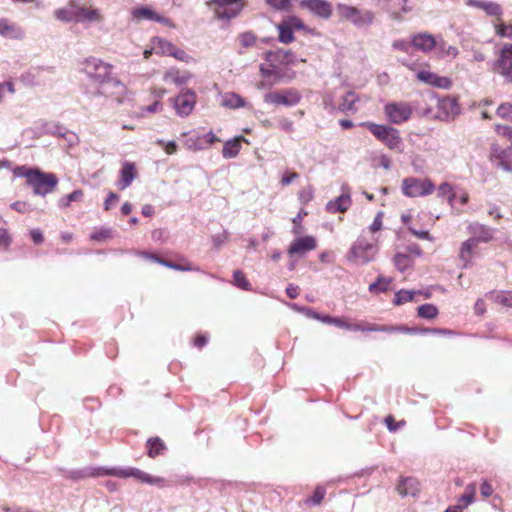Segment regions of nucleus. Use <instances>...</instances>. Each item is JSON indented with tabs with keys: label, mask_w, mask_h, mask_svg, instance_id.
Listing matches in <instances>:
<instances>
[{
	"label": "nucleus",
	"mask_w": 512,
	"mask_h": 512,
	"mask_svg": "<svg viewBox=\"0 0 512 512\" xmlns=\"http://www.w3.org/2000/svg\"><path fill=\"white\" fill-rule=\"evenodd\" d=\"M84 72L99 84L98 94L105 96L120 95L125 90L122 82L111 77L112 66L97 58H89L84 63Z\"/></svg>",
	"instance_id": "nucleus-1"
},
{
	"label": "nucleus",
	"mask_w": 512,
	"mask_h": 512,
	"mask_svg": "<svg viewBox=\"0 0 512 512\" xmlns=\"http://www.w3.org/2000/svg\"><path fill=\"white\" fill-rule=\"evenodd\" d=\"M27 184L35 195L45 196L51 193L58 184V179L53 173L42 172L39 169H27L24 174Z\"/></svg>",
	"instance_id": "nucleus-2"
},
{
	"label": "nucleus",
	"mask_w": 512,
	"mask_h": 512,
	"mask_svg": "<svg viewBox=\"0 0 512 512\" xmlns=\"http://www.w3.org/2000/svg\"><path fill=\"white\" fill-rule=\"evenodd\" d=\"M363 125L389 149L402 152V138L397 129L373 122H365Z\"/></svg>",
	"instance_id": "nucleus-3"
},
{
	"label": "nucleus",
	"mask_w": 512,
	"mask_h": 512,
	"mask_svg": "<svg viewBox=\"0 0 512 512\" xmlns=\"http://www.w3.org/2000/svg\"><path fill=\"white\" fill-rule=\"evenodd\" d=\"M206 5L217 19L229 21L240 14L245 6V0H208Z\"/></svg>",
	"instance_id": "nucleus-4"
},
{
	"label": "nucleus",
	"mask_w": 512,
	"mask_h": 512,
	"mask_svg": "<svg viewBox=\"0 0 512 512\" xmlns=\"http://www.w3.org/2000/svg\"><path fill=\"white\" fill-rule=\"evenodd\" d=\"M336 10L342 19L350 21L358 28L370 26L375 18L371 10H361L357 7L342 3L337 5Z\"/></svg>",
	"instance_id": "nucleus-5"
},
{
	"label": "nucleus",
	"mask_w": 512,
	"mask_h": 512,
	"mask_svg": "<svg viewBox=\"0 0 512 512\" xmlns=\"http://www.w3.org/2000/svg\"><path fill=\"white\" fill-rule=\"evenodd\" d=\"M376 253V245L368 242L363 237H359L349 249L347 258L355 264L365 265L374 259Z\"/></svg>",
	"instance_id": "nucleus-6"
},
{
	"label": "nucleus",
	"mask_w": 512,
	"mask_h": 512,
	"mask_svg": "<svg viewBox=\"0 0 512 512\" xmlns=\"http://www.w3.org/2000/svg\"><path fill=\"white\" fill-rule=\"evenodd\" d=\"M402 193L411 198L427 196L433 193L435 186L430 179L408 177L402 180Z\"/></svg>",
	"instance_id": "nucleus-7"
},
{
	"label": "nucleus",
	"mask_w": 512,
	"mask_h": 512,
	"mask_svg": "<svg viewBox=\"0 0 512 512\" xmlns=\"http://www.w3.org/2000/svg\"><path fill=\"white\" fill-rule=\"evenodd\" d=\"M384 112L391 123L401 124L410 119L412 108L406 102H391L385 105Z\"/></svg>",
	"instance_id": "nucleus-8"
},
{
	"label": "nucleus",
	"mask_w": 512,
	"mask_h": 512,
	"mask_svg": "<svg viewBox=\"0 0 512 512\" xmlns=\"http://www.w3.org/2000/svg\"><path fill=\"white\" fill-rule=\"evenodd\" d=\"M174 108L180 117H186L191 114L196 104V93L191 89H182L173 99Z\"/></svg>",
	"instance_id": "nucleus-9"
},
{
	"label": "nucleus",
	"mask_w": 512,
	"mask_h": 512,
	"mask_svg": "<svg viewBox=\"0 0 512 512\" xmlns=\"http://www.w3.org/2000/svg\"><path fill=\"white\" fill-rule=\"evenodd\" d=\"M301 100L299 92L295 89H287L281 92H270L265 94L264 101L274 105L287 107L297 105Z\"/></svg>",
	"instance_id": "nucleus-10"
},
{
	"label": "nucleus",
	"mask_w": 512,
	"mask_h": 512,
	"mask_svg": "<svg viewBox=\"0 0 512 512\" xmlns=\"http://www.w3.org/2000/svg\"><path fill=\"white\" fill-rule=\"evenodd\" d=\"M74 8L75 23H100L103 21V15L98 8L82 5L80 0H75Z\"/></svg>",
	"instance_id": "nucleus-11"
},
{
	"label": "nucleus",
	"mask_w": 512,
	"mask_h": 512,
	"mask_svg": "<svg viewBox=\"0 0 512 512\" xmlns=\"http://www.w3.org/2000/svg\"><path fill=\"white\" fill-rule=\"evenodd\" d=\"M494 71L505 78L512 72V44L506 43L503 45L495 62Z\"/></svg>",
	"instance_id": "nucleus-12"
},
{
	"label": "nucleus",
	"mask_w": 512,
	"mask_h": 512,
	"mask_svg": "<svg viewBox=\"0 0 512 512\" xmlns=\"http://www.w3.org/2000/svg\"><path fill=\"white\" fill-rule=\"evenodd\" d=\"M491 158L498 167L512 172V146L503 149L499 145H492Z\"/></svg>",
	"instance_id": "nucleus-13"
},
{
	"label": "nucleus",
	"mask_w": 512,
	"mask_h": 512,
	"mask_svg": "<svg viewBox=\"0 0 512 512\" xmlns=\"http://www.w3.org/2000/svg\"><path fill=\"white\" fill-rule=\"evenodd\" d=\"M411 45L423 53H429L437 46V38L428 32L417 33L411 36Z\"/></svg>",
	"instance_id": "nucleus-14"
},
{
	"label": "nucleus",
	"mask_w": 512,
	"mask_h": 512,
	"mask_svg": "<svg viewBox=\"0 0 512 512\" xmlns=\"http://www.w3.org/2000/svg\"><path fill=\"white\" fill-rule=\"evenodd\" d=\"M317 241L313 236H305L295 239L288 248V254L290 256L299 255L302 256L306 252L316 249Z\"/></svg>",
	"instance_id": "nucleus-15"
},
{
	"label": "nucleus",
	"mask_w": 512,
	"mask_h": 512,
	"mask_svg": "<svg viewBox=\"0 0 512 512\" xmlns=\"http://www.w3.org/2000/svg\"><path fill=\"white\" fill-rule=\"evenodd\" d=\"M108 474L121 477V478H128V477H134L142 482L149 483V484H155L160 481L159 478H154L150 476L149 474L137 469V468H127V469H117L113 468L109 471H107Z\"/></svg>",
	"instance_id": "nucleus-16"
},
{
	"label": "nucleus",
	"mask_w": 512,
	"mask_h": 512,
	"mask_svg": "<svg viewBox=\"0 0 512 512\" xmlns=\"http://www.w3.org/2000/svg\"><path fill=\"white\" fill-rule=\"evenodd\" d=\"M0 36L7 39L21 40L25 37V31L8 18H0Z\"/></svg>",
	"instance_id": "nucleus-17"
},
{
	"label": "nucleus",
	"mask_w": 512,
	"mask_h": 512,
	"mask_svg": "<svg viewBox=\"0 0 512 512\" xmlns=\"http://www.w3.org/2000/svg\"><path fill=\"white\" fill-rule=\"evenodd\" d=\"M300 5L324 19H328L332 14L331 5L326 0H302Z\"/></svg>",
	"instance_id": "nucleus-18"
},
{
	"label": "nucleus",
	"mask_w": 512,
	"mask_h": 512,
	"mask_svg": "<svg viewBox=\"0 0 512 512\" xmlns=\"http://www.w3.org/2000/svg\"><path fill=\"white\" fill-rule=\"evenodd\" d=\"M351 206L350 190L347 186H342V194L333 201H329L326 209L330 213L346 212Z\"/></svg>",
	"instance_id": "nucleus-19"
},
{
	"label": "nucleus",
	"mask_w": 512,
	"mask_h": 512,
	"mask_svg": "<svg viewBox=\"0 0 512 512\" xmlns=\"http://www.w3.org/2000/svg\"><path fill=\"white\" fill-rule=\"evenodd\" d=\"M468 230L471 234L470 239L474 240L477 245L481 242L487 243L493 239V229L478 222L470 224Z\"/></svg>",
	"instance_id": "nucleus-20"
},
{
	"label": "nucleus",
	"mask_w": 512,
	"mask_h": 512,
	"mask_svg": "<svg viewBox=\"0 0 512 512\" xmlns=\"http://www.w3.org/2000/svg\"><path fill=\"white\" fill-rule=\"evenodd\" d=\"M438 108L440 111L439 117L445 120L454 118L460 112V108L456 99L451 97H446L439 100Z\"/></svg>",
	"instance_id": "nucleus-21"
},
{
	"label": "nucleus",
	"mask_w": 512,
	"mask_h": 512,
	"mask_svg": "<svg viewBox=\"0 0 512 512\" xmlns=\"http://www.w3.org/2000/svg\"><path fill=\"white\" fill-rule=\"evenodd\" d=\"M357 326L361 327V329H357L356 331H371V332H386V333H393V332H402V333H412L414 332L413 329L405 327V326H384V325H377V324H370L365 322L357 323Z\"/></svg>",
	"instance_id": "nucleus-22"
},
{
	"label": "nucleus",
	"mask_w": 512,
	"mask_h": 512,
	"mask_svg": "<svg viewBox=\"0 0 512 512\" xmlns=\"http://www.w3.org/2000/svg\"><path fill=\"white\" fill-rule=\"evenodd\" d=\"M397 492L402 496L415 497L419 492V482L413 477L401 478L397 485Z\"/></svg>",
	"instance_id": "nucleus-23"
},
{
	"label": "nucleus",
	"mask_w": 512,
	"mask_h": 512,
	"mask_svg": "<svg viewBox=\"0 0 512 512\" xmlns=\"http://www.w3.org/2000/svg\"><path fill=\"white\" fill-rule=\"evenodd\" d=\"M192 78V74L186 70L181 71L176 68H170L167 70L164 74V81L165 82H171L176 85H184L189 82V80Z\"/></svg>",
	"instance_id": "nucleus-24"
},
{
	"label": "nucleus",
	"mask_w": 512,
	"mask_h": 512,
	"mask_svg": "<svg viewBox=\"0 0 512 512\" xmlns=\"http://www.w3.org/2000/svg\"><path fill=\"white\" fill-rule=\"evenodd\" d=\"M74 7L75 0H70L64 7L55 9L53 16L63 23L75 22Z\"/></svg>",
	"instance_id": "nucleus-25"
},
{
	"label": "nucleus",
	"mask_w": 512,
	"mask_h": 512,
	"mask_svg": "<svg viewBox=\"0 0 512 512\" xmlns=\"http://www.w3.org/2000/svg\"><path fill=\"white\" fill-rule=\"evenodd\" d=\"M136 177L135 165L130 162H125L120 171L119 187L124 190L131 185L134 178Z\"/></svg>",
	"instance_id": "nucleus-26"
},
{
	"label": "nucleus",
	"mask_w": 512,
	"mask_h": 512,
	"mask_svg": "<svg viewBox=\"0 0 512 512\" xmlns=\"http://www.w3.org/2000/svg\"><path fill=\"white\" fill-rule=\"evenodd\" d=\"M221 105L230 109H237L241 107H248L249 104L237 93H225L222 96Z\"/></svg>",
	"instance_id": "nucleus-27"
},
{
	"label": "nucleus",
	"mask_w": 512,
	"mask_h": 512,
	"mask_svg": "<svg viewBox=\"0 0 512 512\" xmlns=\"http://www.w3.org/2000/svg\"><path fill=\"white\" fill-rule=\"evenodd\" d=\"M358 100L359 98L353 91L347 92L339 104V110L344 113H356L358 110L356 106Z\"/></svg>",
	"instance_id": "nucleus-28"
},
{
	"label": "nucleus",
	"mask_w": 512,
	"mask_h": 512,
	"mask_svg": "<svg viewBox=\"0 0 512 512\" xmlns=\"http://www.w3.org/2000/svg\"><path fill=\"white\" fill-rule=\"evenodd\" d=\"M436 55L439 58L452 57L455 58L459 54L458 49L455 46L447 44L442 37L437 39V46L435 47Z\"/></svg>",
	"instance_id": "nucleus-29"
},
{
	"label": "nucleus",
	"mask_w": 512,
	"mask_h": 512,
	"mask_svg": "<svg viewBox=\"0 0 512 512\" xmlns=\"http://www.w3.org/2000/svg\"><path fill=\"white\" fill-rule=\"evenodd\" d=\"M487 298L502 306L512 307L511 291H494L487 294Z\"/></svg>",
	"instance_id": "nucleus-30"
},
{
	"label": "nucleus",
	"mask_w": 512,
	"mask_h": 512,
	"mask_svg": "<svg viewBox=\"0 0 512 512\" xmlns=\"http://www.w3.org/2000/svg\"><path fill=\"white\" fill-rule=\"evenodd\" d=\"M476 246L477 244L470 238L462 243L459 258L464 262L463 267H467L470 264L471 256Z\"/></svg>",
	"instance_id": "nucleus-31"
},
{
	"label": "nucleus",
	"mask_w": 512,
	"mask_h": 512,
	"mask_svg": "<svg viewBox=\"0 0 512 512\" xmlns=\"http://www.w3.org/2000/svg\"><path fill=\"white\" fill-rule=\"evenodd\" d=\"M476 493V485L475 483H470L465 487L464 494L458 499L457 508L463 509L466 508L474 501V496Z\"/></svg>",
	"instance_id": "nucleus-32"
},
{
	"label": "nucleus",
	"mask_w": 512,
	"mask_h": 512,
	"mask_svg": "<svg viewBox=\"0 0 512 512\" xmlns=\"http://www.w3.org/2000/svg\"><path fill=\"white\" fill-rule=\"evenodd\" d=\"M393 279L391 277L379 276L374 283L369 285V291L373 294H380L389 290Z\"/></svg>",
	"instance_id": "nucleus-33"
},
{
	"label": "nucleus",
	"mask_w": 512,
	"mask_h": 512,
	"mask_svg": "<svg viewBox=\"0 0 512 512\" xmlns=\"http://www.w3.org/2000/svg\"><path fill=\"white\" fill-rule=\"evenodd\" d=\"M241 139H243V138L242 137L236 138L234 140L227 141L224 144L223 150H222V154H223L224 158L231 159L238 155L240 148H241V145H240Z\"/></svg>",
	"instance_id": "nucleus-34"
},
{
	"label": "nucleus",
	"mask_w": 512,
	"mask_h": 512,
	"mask_svg": "<svg viewBox=\"0 0 512 512\" xmlns=\"http://www.w3.org/2000/svg\"><path fill=\"white\" fill-rule=\"evenodd\" d=\"M173 47L174 44L162 38L156 37L152 40V49L156 54L170 55L171 51L173 50Z\"/></svg>",
	"instance_id": "nucleus-35"
},
{
	"label": "nucleus",
	"mask_w": 512,
	"mask_h": 512,
	"mask_svg": "<svg viewBox=\"0 0 512 512\" xmlns=\"http://www.w3.org/2000/svg\"><path fill=\"white\" fill-rule=\"evenodd\" d=\"M141 255L147 259H151L157 263H160L162 264L163 266L165 267H168V268H171V269H174V270H178V271H188V270H192L191 267H188V266H182V265H179V264H176V263H173V262H170V261H166V260H163L161 258H158L157 256L155 255H152L150 253H147V252H142Z\"/></svg>",
	"instance_id": "nucleus-36"
},
{
	"label": "nucleus",
	"mask_w": 512,
	"mask_h": 512,
	"mask_svg": "<svg viewBox=\"0 0 512 512\" xmlns=\"http://www.w3.org/2000/svg\"><path fill=\"white\" fill-rule=\"evenodd\" d=\"M409 2L410 0H399L400 11L387 10L390 18L395 21H402L404 15L412 11V6L409 5Z\"/></svg>",
	"instance_id": "nucleus-37"
},
{
	"label": "nucleus",
	"mask_w": 512,
	"mask_h": 512,
	"mask_svg": "<svg viewBox=\"0 0 512 512\" xmlns=\"http://www.w3.org/2000/svg\"><path fill=\"white\" fill-rule=\"evenodd\" d=\"M393 262L400 272H404L413 263L411 257L408 254L404 253H397L393 258Z\"/></svg>",
	"instance_id": "nucleus-38"
},
{
	"label": "nucleus",
	"mask_w": 512,
	"mask_h": 512,
	"mask_svg": "<svg viewBox=\"0 0 512 512\" xmlns=\"http://www.w3.org/2000/svg\"><path fill=\"white\" fill-rule=\"evenodd\" d=\"M479 8L484 10L490 16L498 17V21L500 20V16L502 15V8L498 3L492 1H484L483 3L479 4Z\"/></svg>",
	"instance_id": "nucleus-39"
},
{
	"label": "nucleus",
	"mask_w": 512,
	"mask_h": 512,
	"mask_svg": "<svg viewBox=\"0 0 512 512\" xmlns=\"http://www.w3.org/2000/svg\"><path fill=\"white\" fill-rule=\"evenodd\" d=\"M418 316L424 319H433L438 315V309L433 304H424L418 307Z\"/></svg>",
	"instance_id": "nucleus-40"
},
{
	"label": "nucleus",
	"mask_w": 512,
	"mask_h": 512,
	"mask_svg": "<svg viewBox=\"0 0 512 512\" xmlns=\"http://www.w3.org/2000/svg\"><path fill=\"white\" fill-rule=\"evenodd\" d=\"M148 455L150 457H156L164 449V443L159 438H150L147 441Z\"/></svg>",
	"instance_id": "nucleus-41"
},
{
	"label": "nucleus",
	"mask_w": 512,
	"mask_h": 512,
	"mask_svg": "<svg viewBox=\"0 0 512 512\" xmlns=\"http://www.w3.org/2000/svg\"><path fill=\"white\" fill-rule=\"evenodd\" d=\"M134 19H147L155 21L157 13L149 7H141L132 12Z\"/></svg>",
	"instance_id": "nucleus-42"
},
{
	"label": "nucleus",
	"mask_w": 512,
	"mask_h": 512,
	"mask_svg": "<svg viewBox=\"0 0 512 512\" xmlns=\"http://www.w3.org/2000/svg\"><path fill=\"white\" fill-rule=\"evenodd\" d=\"M272 55H275L276 59L280 60L281 62H283L285 64H293L295 61L294 60L295 56L289 50L280 49V50L276 51L275 53L270 51L267 53V59H269V57H271Z\"/></svg>",
	"instance_id": "nucleus-43"
},
{
	"label": "nucleus",
	"mask_w": 512,
	"mask_h": 512,
	"mask_svg": "<svg viewBox=\"0 0 512 512\" xmlns=\"http://www.w3.org/2000/svg\"><path fill=\"white\" fill-rule=\"evenodd\" d=\"M438 196L439 197H447L448 203L450 205H452L453 201L456 197V194L454 193L453 187L451 184H449L447 182H443L438 187Z\"/></svg>",
	"instance_id": "nucleus-44"
},
{
	"label": "nucleus",
	"mask_w": 512,
	"mask_h": 512,
	"mask_svg": "<svg viewBox=\"0 0 512 512\" xmlns=\"http://www.w3.org/2000/svg\"><path fill=\"white\" fill-rule=\"evenodd\" d=\"M417 292L409 291V290H400L396 292L393 303L395 305H402L404 303L410 302L414 299V295Z\"/></svg>",
	"instance_id": "nucleus-45"
},
{
	"label": "nucleus",
	"mask_w": 512,
	"mask_h": 512,
	"mask_svg": "<svg viewBox=\"0 0 512 512\" xmlns=\"http://www.w3.org/2000/svg\"><path fill=\"white\" fill-rule=\"evenodd\" d=\"M278 30H279V41L280 42L287 44L294 40L293 30L290 29L289 26H287L283 22H281L278 25Z\"/></svg>",
	"instance_id": "nucleus-46"
},
{
	"label": "nucleus",
	"mask_w": 512,
	"mask_h": 512,
	"mask_svg": "<svg viewBox=\"0 0 512 512\" xmlns=\"http://www.w3.org/2000/svg\"><path fill=\"white\" fill-rule=\"evenodd\" d=\"M184 146L188 150H192V151H198V150H202L205 148V146L203 145L202 136L187 138L184 142Z\"/></svg>",
	"instance_id": "nucleus-47"
},
{
	"label": "nucleus",
	"mask_w": 512,
	"mask_h": 512,
	"mask_svg": "<svg viewBox=\"0 0 512 512\" xmlns=\"http://www.w3.org/2000/svg\"><path fill=\"white\" fill-rule=\"evenodd\" d=\"M256 39H257L256 35L251 31L241 33L238 36V40H239L241 46L245 47V48L254 46L256 43Z\"/></svg>",
	"instance_id": "nucleus-48"
},
{
	"label": "nucleus",
	"mask_w": 512,
	"mask_h": 512,
	"mask_svg": "<svg viewBox=\"0 0 512 512\" xmlns=\"http://www.w3.org/2000/svg\"><path fill=\"white\" fill-rule=\"evenodd\" d=\"M497 115L500 118L512 123V104H501L497 109Z\"/></svg>",
	"instance_id": "nucleus-49"
},
{
	"label": "nucleus",
	"mask_w": 512,
	"mask_h": 512,
	"mask_svg": "<svg viewBox=\"0 0 512 512\" xmlns=\"http://www.w3.org/2000/svg\"><path fill=\"white\" fill-rule=\"evenodd\" d=\"M233 278H234V284L236 286H238L239 288L244 289V290H250V283L248 282L245 275L241 271H239V270L235 271L233 274Z\"/></svg>",
	"instance_id": "nucleus-50"
},
{
	"label": "nucleus",
	"mask_w": 512,
	"mask_h": 512,
	"mask_svg": "<svg viewBox=\"0 0 512 512\" xmlns=\"http://www.w3.org/2000/svg\"><path fill=\"white\" fill-rule=\"evenodd\" d=\"M436 74L430 71L422 70L417 73V79L425 84H429L433 86V82L435 81Z\"/></svg>",
	"instance_id": "nucleus-51"
},
{
	"label": "nucleus",
	"mask_w": 512,
	"mask_h": 512,
	"mask_svg": "<svg viewBox=\"0 0 512 512\" xmlns=\"http://www.w3.org/2000/svg\"><path fill=\"white\" fill-rule=\"evenodd\" d=\"M83 196V192L81 190H75L66 197L60 200L61 205L68 206L73 201H79Z\"/></svg>",
	"instance_id": "nucleus-52"
},
{
	"label": "nucleus",
	"mask_w": 512,
	"mask_h": 512,
	"mask_svg": "<svg viewBox=\"0 0 512 512\" xmlns=\"http://www.w3.org/2000/svg\"><path fill=\"white\" fill-rule=\"evenodd\" d=\"M333 325L338 328H343V329L351 330V331H356L357 329H361V327L357 326V323L350 324V323L346 322L343 318H340V317H335Z\"/></svg>",
	"instance_id": "nucleus-53"
},
{
	"label": "nucleus",
	"mask_w": 512,
	"mask_h": 512,
	"mask_svg": "<svg viewBox=\"0 0 512 512\" xmlns=\"http://www.w3.org/2000/svg\"><path fill=\"white\" fill-rule=\"evenodd\" d=\"M156 143L163 147L165 152L169 155H172L177 151V144L175 141L165 142L163 139H158Z\"/></svg>",
	"instance_id": "nucleus-54"
},
{
	"label": "nucleus",
	"mask_w": 512,
	"mask_h": 512,
	"mask_svg": "<svg viewBox=\"0 0 512 512\" xmlns=\"http://www.w3.org/2000/svg\"><path fill=\"white\" fill-rule=\"evenodd\" d=\"M313 188L311 186L304 187L299 192V200L301 203L306 204L313 199Z\"/></svg>",
	"instance_id": "nucleus-55"
},
{
	"label": "nucleus",
	"mask_w": 512,
	"mask_h": 512,
	"mask_svg": "<svg viewBox=\"0 0 512 512\" xmlns=\"http://www.w3.org/2000/svg\"><path fill=\"white\" fill-rule=\"evenodd\" d=\"M284 24L289 26L292 30H300L304 28V24L301 19L297 17H288L286 20L282 21Z\"/></svg>",
	"instance_id": "nucleus-56"
},
{
	"label": "nucleus",
	"mask_w": 512,
	"mask_h": 512,
	"mask_svg": "<svg viewBox=\"0 0 512 512\" xmlns=\"http://www.w3.org/2000/svg\"><path fill=\"white\" fill-rule=\"evenodd\" d=\"M266 3L277 10H287L291 0H266Z\"/></svg>",
	"instance_id": "nucleus-57"
},
{
	"label": "nucleus",
	"mask_w": 512,
	"mask_h": 512,
	"mask_svg": "<svg viewBox=\"0 0 512 512\" xmlns=\"http://www.w3.org/2000/svg\"><path fill=\"white\" fill-rule=\"evenodd\" d=\"M452 85V81L447 77H441L436 75L433 86L437 88L449 89Z\"/></svg>",
	"instance_id": "nucleus-58"
},
{
	"label": "nucleus",
	"mask_w": 512,
	"mask_h": 512,
	"mask_svg": "<svg viewBox=\"0 0 512 512\" xmlns=\"http://www.w3.org/2000/svg\"><path fill=\"white\" fill-rule=\"evenodd\" d=\"M382 217H383V212L382 211H379L377 213V215L375 216L374 218V221L372 222V224L369 226V231L371 233H376L377 231L381 230L382 228Z\"/></svg>",
	"instance_id": "nucleus-59"
},
{
	"label": "nucleus",
	"mask_w": 512,
	"mask_h": 512,
	"mask_svg": "<svg viewBox=\"0 0 512 512\" xmlns=\"http://www.w3.org/2000/svg\"><path fill=\"white\" fill-rule=\"evenodd\" d=\"M6 91L10 94L15 93L14 84L11 81H6L0 84V101L4 100Z\"/></svg>",
	"instance_id": "nucleus-60"
},
{
	"label": "nucleus",
	"mask_w": 512,
	"mask_h": 512,
	"mask_svg": "<svg viewBox=\"0 0 512 512\" xmlns=\"http://www.w3.org/2000/svg\"><path fill=\"white\" fill-rule=\"evenodd\" d=\"M325 496V489L322 487H317L312 495V497L308 500L311 501L314 505H319Z\"/></svg>",
	"instance_id": "nucleus-61"
},
{
	"label": "nucleus",
	"mask_w": 512,
	"mask_h": 512,
	"mask_svg": "<svg viewBox=\"0 0 512 512\" xmlns=\"http://www.w3.org/2000/svg\"><path fill=\"white\" fill-rule=\"evenodd\" d=\"M496 35L501 38H507L508 35V24L501 22L500 20L494 24Z\"/></svg>",
	"instance_id": "nucleus-62"
},
{
	"label": "nucleus",
	"mask_w": 512,
	"mask_h": 512,
	"mask_svg": "<svg viewBox=\"0 0 512 512\" xmlns=\"http://www.w3.org/2000/svg\"><path fill=\"white\" fill-rule=\"evenodd\" d=\"M118 200H119V196L114 192H110L105 200L104 209L106 211L110 210L113 206L116 205Z\"/></svg>",
	"instance_id": "nucleus-63"
},
{
	"label": "nucleus",
	"mask_w": 512,
	"mask_h": 512,
	"mask_svg": "<svg viewBox=\"0 0 512 512\" xmlns=\"http://www.w3.org/2000/svg\"><path fill=\"white\" fill-rule=\"evenodd\" d=\"M410 45H411V42L409 43V42H407L406 40H403V39L395 40L392 43V47L395 50H399V51H402V52H408L409 48H410Z\"/></svg>",
	"instance_id": "nucleus-64"
}]
</instances>
